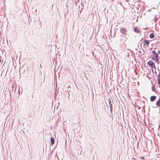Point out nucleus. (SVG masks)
<instances>
[{"instance_id":"9d476101","label":"nucleus","mask_w":160,"mask_h":160,"mask_svg":"<svg viewBox=\"0 0 160 160\" xmlns=\"http://www.w3.org/2000/svg\"><path fill=\"white\" fill-rule=\"evenodd\" d=\"M152 91H154V92L156 91L155 87L154 86H152Z\"/></svg>"},{"instance_id":"f8f14e48","label":"nucleus","mask_w":160,"mask_h":160,"mask_svg":"<svg viewBox=\"0 0 160 160\" xmlns=\"http://www.w3.org/2000/svg\"><path fill=\"white\" fill-rule=\"evenodd\" d=\"M109 106L111 108H112V104H110L109 105Z\"/></svg>"},{"instance_id":"2eb2a0df","label":"nucleus","mask_w":160,"mask_h":160,"mask_svg":"<svg viewBox=\"0 0 160 160\" xmlns=\"http://www.w3.org/2000/svg\"><path fill=\"white\" fill-rule=\"evenodd\" d=\"M1 61L0 60V62H1Z\"/></svg>"},{"instance_id":"1a4fd4ad","label":"nucleus","mask_w":160,"mask_h":160,"mask_svg":"<svg viewBox=\"0 0 160 160\" xmlns=\"http://www.w3.org/2000/svg\"><path fill=\"white\" fill-rule=\"evenodd\" d=\"M150 37L151 38H153L154 37V34L153 33H151L149 35Z\"/></svg>"},{"instance_id":"0eeeda50","label":"nucleus","mask_w":160,"mask_h":160,"mask_svg":"<svg viewBox=\"0 0 160 160\" xmlns=\"http://www.w3.org/2000/svg\"><path fill=\"white\" fill-rule=\"evenodd\" d=\"M156 105L157 107H160V98L156 102Z\"/></svg>"},{"instance_id":"f257e3e1","label":"nucleus","mask_w":160,"mask_h":160,"mask_svg":"<svg viewBox=\"0 0 160 160\" xmlns=\"http://www.w3.org/2000/svg\"><path fill=\"white\" fill-rule=\"evenodd\" d=\"M149 40H148L145 39L142 42L141 44L142 45L143 48H147L148 47V45L149 44Z\"/></svg>"},{"instance_id":"6e6552de","label":"nucleus","mask_w":160,"mask_h":160,"mask_svg":"<svg viewBox=\"0 0 160 160\" xmlns=\"http://www.w3.org/2000/svg\"><path fill=\"white\" fill-rule=\"evenodd\" d=\"M51 142V143L52 145H53L54 143V140L53 138H51L50 139Z\"/></svg>"},{"instance_id":"423d86ee","label":"nucleus","mask_w":160,"mask_h":160,"mask_svg":"<svg viewBox=\"0 0 160 160\" xmlns=\"http://www.w3.org/2000/svg\"><path fill=\"white\" fill-rule=\"evenodd\" d=\"M134 31L135 32L137 33H139L140 32V30L137 27H135L134 28Z\"/></svg>"},{"instance_id":"9b49d317","label":"nucleus","mask_w":160,"mask_h":160,"mask_svg":"<svg viewBox=\"0 0 160 160\" xmlns=\"http://www.w3.org/2000/svg\"><path fill=\"white\" fill-rule=\"evenodd\" d=\"M158 83L160 85V79L159 78L158 80Z\"/></svg>"},{"instance_id":"ddd939ff","label":"nucleus","mask_w":160,"mask_h":160,"mask_svg":"<svg viewBox=\"0 0 160 160\" xmlns=\"http://www.w3.org/2000/svg\"><path fill=\"white\" fill-rule=\"evenodd\" d=\"M140 158H141V159H143L144 158V157H141Z\"/></svg>"},{"instance_id":"39448f33","label":"nucleus","mask_w":160,"mask_h":160,"mask_svg":"<svg viewBox=\"0 0 160 160\" xmlns=\"http://www.w3.org/2000/svg\"><path fill=\"white\" fill-rule=\"evenodd\" d=\"M156 98V97L155 96H152L151 97L150 100L151 101L153 102L155 100Z\"/></svg>"},{"instance_id":"f03ea898","label":"nucleus","mask_w":160,"mask_h":160,"mask_svg":"<svg viewBox=\"0 0 160 160\" xmlns=\"http://www.w3.org/2000/svg\"><path fill=\"white\" fill-rule=\"evenodd\" d=\"M152 53H153V55L152 57V59L157 62H158L159 61L158 55L156 52L155 51H152Z\"/></svg>"},{"instance_id":"7ed1b4c3","label":"nucleus","mask_w":160,"mask_h":160,"mask_svg":"<svg viewBox=\"0 0 160 160\" xmlns=\"http://www.w3.org/2000/svg\"><path fill=\"white\" fill-rule=\"evenodd\" d=\"M148 64L151 67L155 68V65L153 62L152 61H150L148 62Z\"/></svg>"},{"instance_id":"4468645a","label":"nucleus","mask_w":160,"mask_h":160,"mask_svg":"<svg viewBox=\"0 0 160 160\" xmlns=\"http://www.w3.org/2000/svg\"><path fill=\"white\" fill-rule=\"evenodd\" d=\"M109 105L110 104H111V101L109 102Z\"/></svg>"},{"instance_id":"20e7f679","label":"nucleus","mask_w":160,"mask_h":160,"mask_svg":"<svg viewBox=\"0 0 160 160\" xmlns=\"http://www.w3.org/2000/svg\"><path fill=\"white\" fill-rule=\"evenodd\" d=\"M121 32L124 34H125L126 32V29L125 28H122L120 29Z\"/></svg>"}]
</instances>
